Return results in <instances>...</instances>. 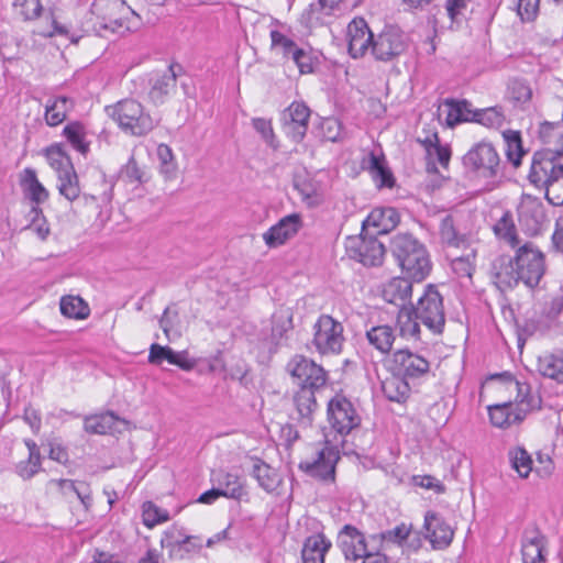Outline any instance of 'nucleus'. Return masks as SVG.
<instances>
[{
	"label": "nucleus",
	"mask_w": 563,
	"mask_h": 563,
	"mask_svg": "<svg viewBox=\"0 0 563 563\" xmlns=\"http://www.w3.org/2000/svg\"><path fill=\"white\" fill-rule=\"evenodd\" d=\"M492 379L496 383V390L515 394L514 401L508 400L488 407L492 423L498 428H508L520 423L526 416L539 407L540 400L530 395L529 386L519 383L510 374L494 375Z\"/></svg>",
	"instance_id": "nucleus-1"
},
{
	"label": "nucleus",
	"mask_w": 563,
	"mask_h": 563,
	"mask_svg": "<svg viewBox=\"0 0 563 563\" xmlns=\"http://www.w3.org/2000/svg\"><path fill=\"white\" fill-rule=\"evenodd\" d=\"M390 251L402 272L415 282L424 280L432 268L426 245L410 233H397L390 240Z\"/></svg>",
	"instance_id": "nucleus-2"
},
{
	"label": "nucleus",
	"mask_w": 563,
	"mask_h": 563,
	"mask_svg": "<svg viewBox=\"0 0 563 563\" xmlns=\"http://www.w3.org/2000/svg\"><path fill=\"white\" fill-rule=\"evenodd\" d=\"M106 113L126 133L142 136L151 132L155 121L146 113L143 106L134 99H124L107 106Z\"/></svg>",
	"instance_id": "nucleus-3"
},
{
	"label": "nucleus",
	"mask_w": 563,
	"mask_h": 563,
	"mask_svg": "<svg viewBox=\"0 0 563 563\" xmlns=\"http://www.w3.org/2000/svg\"><path fill=\"white\" fill-rule=\"evenodd\" d=\"M343 325L330 314H321L313 324L312 346L321 355H336L344 344Z\"/></svg>",
	"instance_id": "nucleus-4"
},
{
	"label": "nucleus",
	"mask_w": 563,
	"mask_h": 563,
	"mask_svg": "<svg viewBox=\"0 0 563 563\" xmlns=\"http://www.w3.org/2000/svg\"><path fill=\"white\" fill-rule=\"evenodd\" d=\"M412 309L428 330L434 334L442 333L445 324L443 298L433 285L427 286L424 294Z\"/></svg>",
	"instance_id": "nucleus-5"
},
{
	"label": "nucleus",
	"mask_w": 563,
	"mask_h": 563,
	"mask_svg": "<svg viewBox=\"0 0 563 563\" xmlns=\"http://www.w3.org/2000/svg\"><path fill=\"white\" fill-rule=\"evenodd\" d=\"M336 543L345 561L353 563L379 551L377 541H372V536L366 538L362 531L352 525H344L341 528Z\"/></svg>",
	"instance_id": "nucleus-6"
},
{
	"label": "nucleus",
	"mask_w": 563,
	"mask_h": 563,
	"mask_svg": "<svg viewBox=\"0 0 563 563\" xmlns=\"http://www.w3.org/2000/svg\"><path fill=\"white\" fill-rule=\"evenodd\" d=\"M91 13L96 16L95 30L103 35L106 32L122 33L128 31L123 15L126 13L123 0H93Z\"/></svg>",
	"instance_id": "nucleus-7"
},
{
	"label": "nucleus",
	"mask_w": 563,
	"mask_h": 563,
	"mask_svg": "<svg viewBox=\"0 0 563 563\" xmlns=\"http://www.w3.org/2000/svg\"><path fill=\"white\" fill-rule=\"evenodd\" d=\"M463 165L482 177L493 178L499 174L500 158L492 143L482 141L463 156Z\"/></svg>",
	"instance_id": "nucleus-8"
},
{
	"label": "nucleus",
	"mask_w": 563,
	"mask_h": 563,
	"mask_svg": "<svg viewBox=\"0 0 563 563\" xmlns=\"http://www.w3.org/2000/svg\"><path fill=\"white\" fill-rule=\"evenodd\" d=\"M289 375L297 380L299 388L319 390L328 382V373L314 361L305 355H295L286 366Z\"/></svg>",
	"instance_id": "nucleus-9"
},
{
	"label": "nucleus",
	"mask_w": 563,
	"mask_h": 563,
	"mask_svg": "<svg viewBox=\"0 0 563 563\" xmlns=\"http://www.w3.org/2000/svg\"><path fill=\"white\" fill-rule=\"evenodd\" d=\"M561 174L563 155L559 151L542 150L533 154L528 179L534 187L541 188Z\"/></svg>",
	"instance_id": "nucleus-10"
},
{
	"label": "nucleus",
	"mask_w": 563,
	"mask_h": 563,
	"mask_svg": "<svg viewBox=\"0 0 563 563\" xmlns=\"http://www.w3.org/2000/svg\"><path fill=\"white\" fill-rule=\"evenodd\" d=\"M521 282L528 287L539 284L544 274L543 254L531 243L520 246L515 256Z\"/></svg>",
	"instance_id": "nucleus-11"
},
{
	"label": "nucleus",
	"mask_w": 563,
	"mask_h": 563,
	"mask_svg": "<svg viewBox=\"0 0 563 563\" xmlns=\"http://www.w3.org/2000/svg\"><path fill=\"white\" fill-rule=\"evenodd\" d=\"M346 254L350 258L364 266H378L383 263L385 246L375 238L363 235L349 236L345 242Z\"/></svg>",
	"instance_id": "nucleus-12"
},
{
	"label": "nucleus",
	"mask_w": 563,
	"mask_h": 563,
	"mask_svg": "<svg viewBox=\"0 0 563 563\" xmlns=\"http://www.w3.org/2000/svg\"><path fill=\"white\" fill-rule=\"evenodd\" d=\"M390 368L393 373H397L406 379H415L429 373L430 363L424 356L402 349L393 354Z\"/></svg>",
	"instance_id": "nucleus-13"
},
{
	"label": "nucleus",
	"mask_w": 563,
	"mask_h": 563,
	"mask_svg": "<svg viewBox=\"0 0 563 563\" xmlns=\"http://www.w3.org/2000/svg\"><path fill=\"white\" fill-rule=\"evenodd\" d=\"M310 109L303 103L294 101L282 113V125L285 134L296 143H300L307 134Z\"/></svg>",
	"instance_id": "nucleus-14"
},
{
	"label": "nucleus",
	"mask_w": 563,
	"mask_h": 563,
	"mask_svg": "<svg viewBox=\"0 0 563 563\" xmlns=\"http://www.w3.org/2000/svg\"><path fill=\"white\" fill-rule=\"evenodd\" d=\"M331 427L340 434H346L360 424V417L352 402L342 396H335L328 406Z\"/></svg>",
	"instance_id": "nucleus-15"
},
{
	"label": "nucleus",
	"mask_w": 563,
	"mask_h": 563,
	"mask_svg": "<svg viewBox=\"0 0 563 563\" xmlns=\"http://www.w3.org/2000/svg\"><path fill=\"white\" fill-rule=\"evenodd\" d=\"M338 460L339 456L334 449L324 446L312 460L301 461L299 468L311 477L324 482H333Z\"/></svg>",
	"instance_id": "nucleus-16"
},
{
	"label": "nucleus",
	"mask_w": 563,
	"mask_h": 563,
	"mask_svg": "<svg viewBox=\"0 0 563 563\" xmlns=\"http://www.w3.org/2000/svg\"><path fill=\"white\" fill-rule=\"evenodd\" d=\"M547 220L543 205L536 198L526 197L518 206V221L529 235H537Z\"/></svg>",
	"instance_id": "nucleus-17"
},
{
	"label": "nucleus",
	"mask_w": 563,
	"mask_h": 563,
	"mask_svg": "<svg viewBox=\"0 0 563 563\" xmlns=\"http://www.w3.org/2000/svg\"><path fill=\"white\" fill-rule=\"evenodd\" d=\"M349 54L353 58L363 57L372 47L373 33L363 18H354L346 27Z\"/></svg>",
	"instance_id": "nucleus-18"
},
{
	"label": "nucleus",
	"mask_w": 563,
	"mask_h": 563,
	"mask_svg": "<svg viewBox=\"0 0 563 563\" xmlns=\"http://www.w3.org/2000/svg\"><path fill=\"white\" fill-rule=\"evenodd\" d=\"M309 388H299L292 397L294 411L291 418L302 428L312 426L314 415L319 405L316 399V393Z\"/></svg>",
	"instance_id": "nucleus-19"
},
{
	"label": "nucleus",
	"mask_w": 563,
	"mask_h": 563,
	"mask_svg": "<svg viewBox=\"0 0 563 563\" xmlns=\"http://www.w3.org/2000/svg\"><path fill=\"white\" fill-rule=\"evenodd\" d=\"M301 227L302 221L298 213L288 214L267 230L263 239L268 247H277L295 236Z\"/></svg>",
	"instance_id": "nucleus-20"
},
{
	"label": "nucleus",
	"mask_w": 563,
	"mask_h": 563,
	"mask_svg": "<svg viewBox=\"0 0 563 563\" xmlns=\"http://www.w3.org/2000/svg\"><path fill=\"white\" fill-rule=\"evenodd\" d=\"M424 528L427 530L426 537L434 549H444L451 544L454 531L438 514L433 511L426 514Z\"/></svg>",
	"instance_id": "nucleus-21"
},
{
	"label": "nucleus",
	"mask_w": 563,
	"mask_h": 563,
	"mask_svg": "<svg viewBox=\"0 0 563 563\" xmlns=\"http://www.w3.org/2000/svg\"><path fill=\"white\" fill-rule=\"evenodd\" d=\"M405 48L402 36L394 30L382 32L376 38H373L372 54L378 60H390L399 55Z\"/></svg>",
	"instance_id": "nucleus-22"
},
{
	"label": "nucleus",
	"mask_w": 563,
	"mask_h": 563,
	"mask_svg": "<svg viewBox=\"0 0 563 563\" xmlns=\"http://www.w3.org/2000/svg\"><path fill=\"white\" fill-rule=\"evenodd\" d=\"M399 214L394 208H376L363 221V231L373 229V235L385 234L396 228Z\"/></svg>",
	"instance_id": "nucleus-23"
},
{
	"label": "nucleus",
	"mask_w": 563,
	"mask_h": 563,
	"mask_svg": "<svg viewBox=\"0 0 563 563\" xmlns=\"http://www.w3.org/2000/svg\"><path fill=\"white\" fill-rule=\"evenodd\" d=\"M163 361L177 365L184 371H190L195 367V362L187 357V352H175L169 346L153 343L150 347L148 362L161 365Z\"/></svg>",
	"instance_id": "nucleus-24"
},
{
	"label": "nucleus",
	"mask_w": 563,
	"mask_h": 563,
	"mask_svg": "<svg viewBox=\"0 0 563 563\" xmlns=\"http://www.w3.org/2000/svg\"><path fill=\"white\" fill-rule=\"evenodd\" d=\"M332 542L323 533H314L305 539L301 549L302 563H324V556Z\"/></svg>",
	"instance_id": "nucleus-25"
},
{
	"label": "nucleus",
	"mask_w": 563,
	"mask_h": 563,
	"mask_svg": "<svg viewBox=\"0 0 563 563\" xmlns=\"http://www.w3.org/2000/svg\"><path fill=\"white\" fill-rule=\"evenodd\" d=\"M411 278L396 277L389 280L383 289V298L400 309L406 308V302L411 298L412 295V283Z\"/></svg>",
	"instance_id": "nucleus-26"
},
{
	"label": "nucleus",
	"mask_w": 563,
	"mask_h": 563,
	"mask_svg": "<svg viewBox=\"0 0 563 563\" xmlns=\"http://www.w3.org/2000/svg\"><path fill=\"white\" fill-rule=\"evenodd\" d=\"M20 186L24 196L35 203V207H38V205L47 201L49 198L48 190L40 183L33 168L23 169L20 175Z\"/></svg>",
	"instance_id": "nucleus-27"
},
{
	"label": "nucleus",
	"mask_w": 563,
	"mask_h": 563,
	"mask_svg": "<svg viewBox=\"0 0 563 563\" xmlns=\"http://www.w3.org/2000/svg\"><path fill=\"white\" fill-rule=\"evenodd\" d=\"M537 369L543 377L563 384V350L541 354L538 357Z\"/></svg>",
	"instance_id": "nucleus-28"
},
{
	"label": "nucleus",
	"mask_w": 563,
	"mask_h": 563,
	"mask_svg": "<svg viewBox=\"0 0 563 563\" xmlns=\"http://www.w3.org/2000/svg\"><path fill=\"white\" fill-rule=\"evenodd\" d=\"M516 264L515 258L501 257L495 265V284L500 290L514 288L521 282Z\"/></svg>",
	"instance_id": "nucleus-29"
},
{
	"label": "nucleus",
	"mask_w": 563,
	"mask_h": 563,
	"mask_svg": "<svg viewBox=\"0 0 563 563\" xmlns=\"http://www.w3.org/2000/svg\"><path fill=\"white\" fill-rule=\"evenodd\" d=\"M119 422L121 419L112 411L90 415L84 418V430L90 434H111L117 430Z\"/></svg>",
	"instance_id": "nucleus-30"
},
{
	"label": "nucleus",
	"mask_w": 563,
	"mask_h": 563,
	"mask_svg": "<svg viewBox=\"0 0 563 563\" xmlns=\"http://www.w3.org/2000/svg\"><path fill=\"white\" fill-rule=\"evenodd\" d=\"M176 84L177 76L173 69V66H169L168 69L162 75H157L152 79V86L148 91V97L152 102L155 104L164 103L166 97L175 90Z\"/></svg>",
	"instance_id": "nucleus-31"
},
{
	"label": "nucleus",
	"mask_w": 563,
	"mask_h": 563,
	"mask_svg": "<svg viewBox=\"0 0 563 563\" xmlns=\"http://www.w3.org/2000/svg\"><path fill=\"white\" fill-rule=\"evenodd\" d=\"M211 481L225 498L240 500L245 494L244 483L236 474L219 471L213 474Z\"/></svg>",
	"instance_id": "nucleus-32"
},
{
	"label": "nucleus",
	"mask_w": 563,
	"mask_h": 563,
	"mask_svg": "<svg viewBox=\"0 0 563 563\" xmlns=\"http://www.w3.org/2000/svg\"><path fill=\"white\" fill-rule=\"evenodd\" d=\"M382 391L390 401L404 402L410 395V386L406 378L393 373L382 382Z\"/></svg>",
	"instance_id": "nucleus-33"
},
{
	"label": "nucleus",
	"mask_w": 563,
	"mask_h": 563,
	"mask_svg": "<svg viewBox=\"0 0 563 563\" xmlns=\"http://www.w3.org/2000/svg\"><path fill=\"white\" fill-rule=\"evenodd\" d=\"M544 537L539 531L526 533L522 543V563H544Z\"/></svg>",
	"instance_id": "nucleus-34"
},
{
	"label": "nucleus",
	"mask_w": 563,
	"mask_h": 563,
	"mask_svg": "<svg viewBox=\"0 0 563 563\" xmlns=\"http://www.w3.org/2000/svg\"><path fill=\"white\" fill-rule=\"evenodd\" d=\"M364 165L378 188H390L394 186L393 174L385 165L384 158H380L374 153H371L368 158L364 161Z\"/></svg>",
	"instance_id": "nucleus-35"
},
{
	"label": "nucleus",
	"mask_w": 563,
	"mask_h": 563,
	"mask_svg": "<svg viewBox=\"0 0 563 563\" xmlns=\"http://www.w3.org/2000/svg\"><path fill=\"white\" fill-rule=\"evenodd\" d=\"M368 343L380 353H388L395 341V332L390 325H375L366 331Z\"/></svg>",
	"instance_id": "nucleus-36"
},
{
	"label": "nucleus",
	"mask_w": 563,
	"mask_h": 563,
	"mask_svg": "<svg viewBox=\"0 0 563 563\" xmlns=\"http://www.w3.org/2000/svg\"><path fill=\"white\" fill-rule=\"evenodd\" d=\"M399 333L402 338L418 341L421 339L420 321L412 308H402L397 316Z\"/></svg>",
	"instance_id": "nucleus-37"
},
{
	"label": "nucleus",
	"mask_w": 563,
	"mask_h": 563,
	"mask_svg": "<svg viewBox=\"0 0 563 563\" xmlns=\"http://www.w3.org/2000/svg\"><path fill=\"white\" fill-rule=\"evenodd\" d=\"M439 235L441 242L448 247L459 249L464 246L467 242V238L464 233H461L454 223L452 216H444L439 224Z\"/></svg>",
	"instance_id": "nucleus-38"
},
{
	"label": "nucleus",
	"mask_w": 563,
	"mask_h": 563,
	"mask_svg": "<svg viewBox=\"0 0 563 563\" xmlns=\"http://www.w3.org/2000/svg\"><path fill=\"white\" fill-rule=\"evenodd\" d=\"M252 474L267 493L275 492L282 482L277 471L261 460L255 461Z\"/></svg>",
	"instance_id": "nucleus-39"
},
{
	"label": "nucleus",
	"mask_w": 563,
	"mask_h": 563,
	"mask_svg": "<svg viewBox=\"0 0 563 563\" xmlns=\"http://www.w3.org/2000/svg\"><path fill=\"white\" fill-rule=\"evenodd\" d=\"M427 151L428 158L432 162L437 161L443 168L449 166L451 159V148L449 145H442L439 141L437 132L426 136L420 141Z\"/></svg>",
	"instance_id": "nucleus-40"
},
{
	"label": "nucleus",
	"mask_w": 563,
	"mask_h": 563,
	"mask_svg": "<svg viewBox=\"0 0 563 563\" xmlns=\"http://www.w3.org/2000/svg\"><path fill=\"white\" fill-rule=\"evenodd\" d=\"M49 483L55 485L65 496L70 493L75 494L86 508L91 505V492L88 484L63 478L52 479Z\"/></svg>",
	"instance_id": "nucleus-41"
},
{
	"label": "nucleus",
	"mask_w": 563,
	"mask_h": 563,
	"mask_svg": "<svg viewBox=\"0 0 563 563\" xmlns=\"http://www.w3.org/2000/svg\"><path fill=\"white\" fill-rule=\"evenodd\" d=\"M57 178V188L63 197H65L70 202L80 197L81 189L79 186L78 175L74 167L62 172Z\"/></svg>",
	"instance_id": "nucleus-42"
},
{
	"label": "nucleus",
	"mask_w": 563,
	"mask_h": 563,
	"mask_svg": "<svg viewBox=\"0 0 563 563\" xmlns=\"http://www.w3.org/2000/svg\"><path fill=\"white\" fill-rule=\"evenodd\" d=\"M493 229L499 240H503L511 247L519 246L520 242L517 235V229L510 212H505Z\"/></svg>",
	"instance_id": "nucleus-43"
},
{
	"label": "nucleus",
	"mask_w": 563,
	"mask_h": 563,
	"mask_svg": "<svg viewBox=\"0 0 563 563\" xmlns=\"http://www.w3.org/2000/svg\"><path fill=\"white\" fill-rule=\"evenodd\" d=\"M511 468L518 473L521 478H527L533 471V461L531 455L523 448L517 446L508 452Z\"/></svg>",
	"instance_id": "nucleus-44"
},
{
	"label": "nucleus",
	"mask_w": 563,
	"mask_h": 563,
	"mask_svg": "<svg viewBox=\"0 0 563 563\" xmlns=\"http://www.w3.org/2000/svg\"><path fill=\"white\" fill-rule=\"evenodd\" d=\"M73 102L67 97H57L52 103L46 106L45 120L48 125L56 126L60 124L66 114L71 109Z\"/></svg>",
	"instance_id": "nucleus-45"
},
{
	"label": "nucleus",
	"mask_w": 563,
	"mask_h": 563,
	"mask_svg": "<svg viewBox=\"0 0 563 563\" xmlns=\"http://www.w3.org/2000/svg\"><path fill=\"white\" fill-rule=\"evenodd\" d=\"M60 312L67 318L85 319L89 314V307L79 296L68 295L60 299Z\"/></svg>",
	"instance_id": "nucleus-46"
},
{
	"label": "nucleus",
	"mask_w": 563,
	"mask_h": 563,
	"mask_svg": "<svg viewBox=\"0 0 563 563\" xmlns=\"http://www.w3.org/2000/svg\"><path fill=\"white\" fill-rule=\"evenodd\" d=\"M64 135L71 146L81 154L89 150V143L86 142L85 126L79 122H71L64 128Z\"/></svg>",
	"instance_id": "nucleus-47"
},
{
	"label": "nucleus",
	"mask_w": 563,
	"mask_h": 563,
	"mask_svg": "<svg viewBox=\"0 0 563 563\" xmlns=\"http://www.w3.org/2000/svg\"><path fill=\"white\" fill-rule=\"evenodd\" d=\"M508 98L519 107L526 106L531 101L532 89L528 82L521 79H512L508 84Z\"/></svg>",
	"instance_id": "nucleus-48"
},
{
	"label": "nucleus",
	"mask_w": 563,
	"mask_h": 563,
	"mask_svg": "<svg viewBox=\"0 0 563 563\" xmlns=\"http://www.w3.org/2000/svg\"><path fill=\"white\" fill-rule=\"evenodd\" d=\"M169 520V512L162 509L153 501H145L142 506V521L147 528H154L156 525Z\"/></svg>",
	"instance_id": "nucleus-49"
},
{
	"label": "nucleus",
	"mask_w": 563,
	"mask_h": 563,
	"mask_svg": "<svg viewBox=\"0 0 563 563\" xmlns=\"http://www.w3.org/2000/svg\"><path fill=\"white\" fill-rule=\"evenodd\" d=\"M474 115V122L487 128H500L505 122L504 112L499 107L478 109Z\"/></svg>",
	"instance_id": "nucleus-50"
},
{
	"label": "nucleus",
	"mask_w": 563,
	"mask_h": 563,
	"mask_svg": "<svg viewBox=\"0 0 563 563\" xmlns=\"http://www.w3.org/2000/svg\"><path fill=\"white\" fill-rule=\"evenodd\" d=\"M411 532V527L406 523H401L390 530L382 532L379 534L372 536V541H377V545L383 541L391 542L398 545H404Z\"/></svg>",
	"instance_id": "nucleus-51"
},
{
	"label": "nucleus",
	"mask_w": 563,
	"mask_h": 563,
	"mask_svg": "<svg viewBox=\"0 0 563 563\" xmlns=\"http://www.w3.org/2000/svg\"><path fill=\"white\" fill-rule=\"evenodd\" d=\"M541 136L545 143H553L563 155V123H549L545 122L541 126Z\"/></svg>",
	"instance_id": "nucleus-52"
},
{
	"label": "nucleus",
	"mask_w": 563,
	"mask_h": 563,
	"mask_svg": "<svg viewBox=\"0 0 563 563\" xmlns=\"http://www.w3.org/2000/svg\"><path fill=\"white\" fill-rule=\"evenodd\" d=\"M505 139L507 143V158L515 167H518L521 164L522 156L525 155L520 135L517 132H509V134H505Z\"/></svg>",
	"instance_id": "nucleus-53"
},
{
	"label": "nucleus",
	"mask_w": 563,
	"mask_h": 563,
	"mask_svg": "<svg viewBox=\"0 0 563 563\" xmlns=\"http://www.w3.org/2000/svg\"><path fill=\"white\" fill-rule=\"evenodd\" d=\"M122 178L130 184L141 185L148 180V176L144 169H142L135 158L132 156L128 163L122 167Z\"/></svg>",
	"instance_id": "nucleus-54"
},
{
	"label": "nucleus",
	"mask_w": 563,
	"mask_h": 563,
	"mask_svg": "<svg viewBox=\"0 0 563 563\" xmlns=\"http://www.w3.org/2000/svg\"><path fill=\"white\" fill-rule=\"evenodd\" d=\"M272 47L278 51L285 58L290 59L299 48L296 43L278 31L271 32Z\"/></svg>",
	"instance_id": "nucleus-55"
},
{
	"label": "nucleus",
	"mask_w": 563,
	"mask_h": 563,
	"mask_svg": "<svg viewBox=\"0 0 563 563\" xmlns=\"http://www.w3.org/2000/svg\"><path fill=\"white\" fill-rule=\"evenodd\" d=\"M30 214H32V221L25 230H31L43 241L46 240L51 231L49 225L43 216L42 209L38 207H32Z\"/></svg>",
	"instance_id": "nucleus-56"
},
{
	"label": "nucleus",
	"mask_w": 563,
	"mask_h": 563,
	"mask_svg": "<svg viewBox=\"0 0 563 563\" xmlns=\"http://www.w3.org/2000/svg\"><path fill=\"white\" fill-rule=\"evenodd\" d=\"M522 22H532L539 12L540 0H511Z\"/></svg>",
	"instance_id": "nucleus-57"
},
{
	"label": "nucleus",
	"mask_w": 563,
	"mask_h": 563,
	"mask_svg": "<svg viewBox=\"0 0 563 563\" xmlns=\"http://www.w3.org/2000/svg\"><path fill=\"white\" fill-rule=\"evenodd\" d=\"M16 12L25 21L34 20L40 16L43 7L40 0H15L13 3Z\"/></svg>",
	"instance_id": "nucleus-58"
},
{
	"label": "nucleus",
	"mask_w": 563,
	"mask_h": 563,
	"mask_svg": "<svg viewBox=\"0 0 563 563\" xmlns=\"http://www.w3.org/2000/svg\"><path fill=\"white\" fill-rule=\"evenodd\" d=\"M540 189L545 190V198L551 205L563 206V173Z\"/></svg>",
	"instance_id": "nucleus-59"
},
{
	"label": "nucleus",
	"mask_w": 563,
	"mask_h": 563,
	"mask_svg": "<svg viewBox=\"0 0 563 563\" xmlns=\"http://www.w3.org/2000/svg\"><path fill=\"white\" fill-rule=\"evenodd\" d=\"M439 110L440 115H445V123L450 128L464 122L462 118V110L457 104V100L446 99Z\"/></svg>",
	"instance_id": "nucleus-60"
},
{
	"label": "nucleus",
	"mask_w": 563,
	"mask_h": 563,
	"mask_svg": "<svg viewBox=\"0 0 563 563\" xmlns=\"http://www.w3.org/2000/svg\"><path fill=\"white\" fill-rule=\"evenodd\" d=\"M179 536H180V531L178 529H176V528L168 529L164 533V537L161 540L162 548H170L175 544L185 545V547L189 545V547H195L197 549H199L201 547L200 544L192 543V541L197 540L196 537L187 536L184 539H179L178 538Z\"/></svg>",
	"instance_id": "nucleus-61"
},
{
	"label": "nucleus",
	"mask_w": 563,
	"mask_h": 563,
	"mask_svg": "<svg viewBox=\"0 0 563 563\" xmlns=\"http://www.w3.org/2000/svg\"><path fill=\"white\" fill-rule=\"evenodd\" d=\"M475 254L472 250L470 253L463 255V256H456L452 260V269L454 273L461 277H471L472 272L474 269L473 262Z\"/></svg>",
	"instance_id": "nucleus-62"
},
{
	"label": "nucleus",
	"mask_w": 563,
	"mask_h": 563,
	"mask_svg": "<svg viewBox=\"0 0 563 563\" xmlns=\"http://www.w3.org/2000/svg\"><path fill=\"white\" fill-rule=\"evenodd\" d=\"M47 159L49 165L60 175L67 168H73L70 159L65 156L59 147H52L47 151Z\"/></svg>",
	"instance_id": "nucleus-63"
},
{
	"label": "nucleus",
	"mask_w": 563,
	"mask_h": 563,
	"mask_svg": "<svg viewBox=\"0 0 563 563\" xmlns=\"http://www.w3.org/2000/svg\"><path fill=\"white\" fill-rule=\"evenodd\" d=\"M322 137L325 141L338 142L341 139L342 128L336 119L328 118L321 122Z\"/></svg>",
	"instance_id": "nucleus-64"
}]
</instances>
